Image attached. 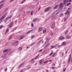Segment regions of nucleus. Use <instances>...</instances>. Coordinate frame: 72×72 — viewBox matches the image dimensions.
Instances as JSON below:
<instances>
[{
  "mask_svg": "<svg viewBox=\"0 0 72 72\" xmlns=\"http://www.w3.org/2000/svg\"><path fill=\"white\" fill-rule=\"evenodd\" d=\"M71 3H68L67 4L66 6H68L69 5H71Z\"/></svg>",
  "mask_w": 72,
  "mask_h": 72,
  "instance_id": "nucleus-35",
  "label": "nucleus"
},
{
  "mask_svg": "<svg viewBox=\"0 0 72 72\" xmlns=\"http://www.w3.org/2000/svg\"><path fill=\"white\" fill-rule=\"evenodd\" d=\"M14 24L13 22H12L9 25V28H11L12 27L13 25Z\"/></svg>",
  "mask_w": 72,
  "mask_h": 72,
  "instance_id": "nucleus-5",
  "label": "nucleus"
},
{
  "mask_svg": "<svg viewBox=\"0 0 72 72\" xmlns=\"http://www.w3.org/2000/svg\"><path fill=\"white\" fill-rule=\"evenodd\" d=\"M66 68H64L63 69V72H65V71L66 70Z\"/></svg>",
  "mask_w": 72,
  "mask_h": 72,
  "instance_id": "nucleus-41",
  "label": "nucleus"
},
{
  "mask_svg": "<svg viewBox=\"0 0 72 72\" xmlns=\"http://www.w3.org/2000/svg\"><path fill=\"white\" fill-rule=\"evenodd\" d=\"M50 43H48L44 48V49L46 48H47L50 45Z\"/></svg>",
  "mask_w": 72,
  "mask_h": 72,
  "instance_id": "nucleus-9",
  "label": "nucleus"
},
{
  "mask_svg": "<svg viewBox=\"0 0 72 72\" xmlns=\"http://www.w3.org/2000/svg\"><path fill=\"white\" fill-rule=\"evenodd\" d=\"M5 16H2L0 19V20H3V19H4L5 18Z\"/></svg>",
  "mask_w": 72,
  "mask_h": 72,
  "instance_id": "nucleus-13",
  "label": "nucleus"
},
{
  "mask_svg": "<svg viewBox=\"0 0 72 72\" xmlns=\"http://www.w3.org/2000/svg\"><path fill=\"white\" fill-rule=\"evenodd\" d=\"M35 37V36L34 35H32V37H31V38L32 39L33 38Z\"/></svg>",
  "mask_w": 72,
  "mask_h": 72,
  "instance_id": "nucleus-49",
  "label": "nucleus"
},
{
  "mask_svg": "<svg viewBox=\"0 0 72 72\" xmlns=\"http://www.w3.org/2000/svg\"><path fill=\"white\" fill-rule=\"evenodd\" d=\"M66 0L64 1H63L64 4H65V3H66Z\"/></svg>",
  "mask_w": 72,
  "mask_h": 72,
  "instance_id": "nucleus-44",
  "label": "nucleus"
},
{
  "mask_svg": "<svg viewBox=\"0 0 72 72\" xmlns=\"http://www.w3.org/2000/svg\"><path fill=\"white\" fill-rule=\"evenodd\" d=\"M39 54L35 58V60L37 59V58H38L39 57Z\"/></svg>",
  "mask_w": 72,
  "mask_h": 72,
  "instance_id": "nucleus-17",
  "label": "nucleus"
},
{
  "mask_svg": "<svg viewBox=\"0 0 72 72\" xmlns=\"http://www.w3.org/2000/svg\"><path fill=\"white\" fill-rule=\"evenodd\" d=\"M24 64V63H22L21 65H20V66H19V67H21L22 65H23V64Z\"/></svg>",
  "mask_w": 72,
  "mask_h": 72,
  "instance_id": "nucleus-32",
  "label": "nucleus"
},
{
  "mask_svg": "<svg viewBox=\"0 0 72 72\" xmlns=\"http://www.w3.org/2000/svg\"><path fill=\"white\" fill-rule=\"evenodd\" d=\"M40 40L39 42L38 43H40L42 40Z\"/></svg>",
  "mask_w": 72,
  "mask_h": 72,
  "instance_id": "nucleus-54",
  "label": "nucleus"
},
{
  "mask_svg": "<svg viewBox=\"0 0 72 72\" xmlns=\"http://www.w3.org/2000/svg\"><path fill=\"white\" fill-rule=\"evenodd\" d=\"M52 65L53 66H55V63H53V64H52Z\"/></svg>",
  "mask_w": 72,
  "mask_h": 72,
  "instance_id": "nucleus-56",
  "label": "nucleus"
},
{
  "mask_svg": "<svg viewBox=\"0 0 72 72\" xmlns=\"http://www.w3.org/2000/svg\"><path fill=\"white\" fill-rule=\"evenodd\" d=\"M8 10V8L6 9L4 11V12L3 13L4 14V13L6 12V11H7V10Z\"/></svg>",
  "mask_w": 72,
  "mask_h": 72,
  "instance_id": "nucleus-36",
  "label": "nucleus"
},
{
  "mask_svg": "<svg viewBox=\"0 0 72 72\" xmlns=\"http://www.w3.org/2000/svg\"><path fill=\"white\" fill-rule=\"evenodd\" d=\"M34 60H35V58H33L31 59L32 61H33Z\"/></svg>",
  "mask_w": 72,
  "mask_h": 72,
  "instance_id": "nucleus-48",
  "label": "nucleus"
},
{
  "mask_svg": "<svg viewBox=\"0 0 72 72\" xmlns=\"http://www.w3.org/2000/svg\"><path fill=\"white\" fill-rule=\"evenodd\" d=\"M55 68V67H51V68L52 69H53V68Z\"/></svg>",
  "mask_w": 72,
  "mask_h": 72,
  "instance_id": "nucleus-59",
  "label": "nucleus"
},
{
  "mask_svg": "<svg viewBox=\"0 0 72 72\" xmlns=\"http://www.w3.org/2000/svg\"><path fill=\"white\" fill-rule=\"evenodd\" d=\"M66 18H65L64 19V21H66Z\"/></svg>",
  "mask_w": 72,
  "mask_h": 72,
  "instance_id": "nucleus-61",
  "label": "nucleus"
},
{
  "mask_svg": "<svg viewBox=\"0 0 72 72\" xmlns=\"http://www.w3.org/2000/svg\"><path fill=\"white\" fill-rule=\"evenodd\" d=\"M24 38V36L23 35H22V36H21V37H20L19 38V40H21V39H23Z\"/></svg>",
  "mask_w": 72,
  "mask_h": 72,
  "instance_id": "nucleus-11",
  "label": "nucleus"
},
{
  "mask_svg": "<svg viewBox=\"0 0 72 72\" xmlns=\"http://www.w3.org/2000/svg\"><path fill=\"white\" fill-rule=\"evenodd\" d=\"M12 35L10 36L8 38V40H10L12 38Z\"/></svg>",
  "mask_w": 72,
  "mask_h": 72,
  "instance_id": "nucleus-33",
  "label": "nucleus"
},
{
  "mask_svg": "<svg viewBox=\"0 0 72 72\" xmlns=\"http://www.w3.org/2000/svg\"><path fill=\"white\" fill-rule=\"evenodd\" d=\"M42 30H43V29L42 28H39V32H40L42 31Z\"/></svg>",
  "mask_w": 72,
  "mask_h": 72,
  "instance_id": "nucleus-16",
  "label": "nucleus"
},
{
  "mask_svg": "<svg viewBox=\"0 0 72 72\" xmlns=\"http://www.w3.org/2000/svg\"><path fill=\"white\" fill-rule=\"evenodd\" d=\"M47 31V30L46 29H44V30L43 31V33H46Z\"/></svg>",
  "mask_w": 72,
  "mask_h": 72,
  "instance_id": "nucleus-24",
  "label": "nucleus"
},
{
  "mask_svg": "<svg viewBox=\"0 0 72 72\" xmlns=\"http://www.w3.org/2000/svg\"><path fill=\"white\" fill-rule=\"evenodd\" d=\"M7 68H6L5 69H4V71H7Z\"/></svg>",
  "mask_w": 72,
  "mask_h": 72,
  "instance_id": "nucleus-52",
  "label": "nucleus"
},
{
  "mask_svg": "<svg viewBox=\"0 0 72 72\" xmlns=\"http://www.w3.org/2000/svg\"><path fill=\"white\" fill-rule=\"evenodd\" d=\"M33 11H32L31 13V15H33Z\"/></svg>",
  "mask_w": 72,
  "mask_h": 72,
  "instance_id": "nucleus-47",
  "label": "nucleus"
},
{
  "mask_svg": "<svg viewBox=\"0 0 72 72\" xmlns=\"http://www.w3.org/2000/svg\"><path fill=\"white\" fill-rule=\"evenodd\" d=\"M19 42L18 41H16L14 43H13V45L14 46H16L18 44Z\"/></svg>",
  "mask_w": 72,
  "mask_h": 72,
  "instance_id": "nucleus-3",
  "label": "nucleus"
},
{
  "mask_svg": "<svg viewBox=\"0 0 72 72\" xmlns=\"http://www.w3.org/2000/svg\"><path fill=\"white\" fill-rule=\"evenodd\" d=\"M30 11H28L27 12V13L28 14H30Z\"/></svg>",
  "mask_w": 72,
  "mask_h": 72,
  "instance_id": "nucleus-40",
  "label": "nucleus"
},
{
  "mask_svg": "<svg viewBox=\"0 0 72 72\" xmlns=\"http://www.w3.org/2000/svg\"><path fill=\"white\" fill-rule=\"evenodd\" d=\"M59 6V4H57V5H56V6H55V7H54V9H55L56 8H57L58 6Z\"/></svg>",
  "mask_w": 72,
  "mask_h": 72,
  "instance_id": "nucleus-15",
  "label": "nucleus"
},
{
  "mask_svg": "<svg viewBox=\"0 0 72 72\" xmlns=\"http://www.w3.org/2000/svg\"><path fill=\"white\" fill-rule=\"evenodd\" d=\"M70 13V11H67V12L65 13L66 15L69 14Z\"/></svg>",
  "mask_w": 72,
  "mask_h": 72,
  "instance_id": "nucleus-21",
  "label": "nucleus"
},
{
  "mask_svg": "<svg viewBox=\"0 0 72 72\" xmlns=\"http://www.w3.org/2000/svg\"><path fill=\"white\" fill-rule=\"evenodd\" d=\"M63 6V3H60L59 4V8L60 9H61L62 8V6Z\"/></svg>",
  "mask_w": 72,
  "mask_h": 72,
  "instance_id": "nucleus-4",
  "label": "nucleus"
},
{
  "mask_svg": "<svg viewBox=\"0 0 72 72\" xmlns=\"http://www.w3.org/2000/svg\"><path fill=\"white\" fill-rule=\"evenodd\" d=\"M34 43H32L31 44H30V46H32L33 45H34Z\"/></svg>",
  "mask_w": 72,
  "mask_h": 72,
  "instance_id": "nucleus-53",
  "label": "nucleus"
},
{
  "mask_svg": "<svg viewBox=\"0 0 72 72\" xmlns=\"http://www.w3.org/2000/svg\"><path fill=\"white\" fill-rule=\"evenodd\" d=\"M58 47L59 48H60V47H61V45H59L58 46Z\"/></svg>",
  "mask_w": 72,
  "mask_h": 72,
  "instance_id": "nucleus-58",
  "label": "nucleus"
},
{
  "mask_svg": "<svg viewBox=\"0 0 72 72\" xmlns=\"http://www.w3.org/2000/svg\"><path fill=\"white\" fill-rule=\"evenodd\" d=\"M17 29V27L14 28H13V30H12V31L15 30H16Z\"/></svg>",
  "mask_w": 72,
  "mask_h": 72,
  "instance_id": "nucleus-38",
  "label": "nucleus"
},
{
  "mask_svg": "<svg viewBox=\"0 0 72 72\" xmlns=\"http://www.w3.org/2000/svg\"><path fill=\"white\" fill-rule=\"evenodd\" d=\"M7 13L6 12L4 14V16H5V17L7 16Z\"/></svg>",
  "mask_w": 72,
  "mask_h": 72,
  "instance_id": "nucleus-29",
  "label": "nucleus"
},
{
  "mask_svg": "<svg viewBox=\"0 0 72 72\" xmlns=\"http://www.w3.org/2000/svg\"><path fill=\"white\" fill-rule=\"evenodd\" d=\"M64 54V52H63V51L62 52V55H61L63 57Z\"/></svg>",
  "mask_w": 72,
  "mask_h": 72,
  "instance_id": "nucleus-25",
  "label": "nucleus"
},
{
  "mask_svg": "<svg viewBox=\"0 0 72 72\" xmlns=\"http://www.w3.org/2000/svg\"><path fill=\"white\" fill-rule=\"evenodd\" d=\"M10 51V50L9 49H6L4 50L3 52V53L4 54V55H6L7 54L6 52H9Z\"/></svg>",
  "mask_w": 72,
  "mask_h": 72,
  "instance_id": "nucleus-1",
  "label": "nucleus"
},
{
  "mask_svg": "<svg viewBox=\"0 0 72 72\" xmlns=\"http://www.w3.org/2000/svg\"><path fill=\"white\" fill-rule=\"evenodd\" d=\"M59 45V44H57L55 45L54 46V47H56L58 45Z\"/></svg>",
  "mask_w": 72,
  "mask_h": 72,
  "instance_id": "nucleus-39",
  "label": "nucleus"
},
{
  "mask_svg": "<svg viewBox=\"0 0 72 72\" xmlns=\"http://www.w3.org/2000/svg\"><path fill=\"white\" fill-rule=\"evenodd\" d=\"M31 26L32 27H34V24H33L32 23L31 24Z\"/></svg>",
  "mask_w": 72,
  "mask_h": 72,
  "instance_id": "nucleus-42",
  "label": "nucleus"
},
{
  "mask_svg": "<svg viewBox=\"0 0 72 72\" xmlns=\"http://www.w3.org/2000/svg\"><path fill=\"white\" fill-rule=\"evenodd\" d=\"M57 53V52H55L54 54H53V55H52V57H55L56 55V54Z\"/></svg>",
  "mask_w": 72,
  "mask_h": 72,
  "instance_id": "nucleus-10",
  "label": "nucleus"
},
{
  "mask_svg": "<svg viewBox=\"0 0 72 72\" xmlns=\"http://www.w3.org/2000/svg\"><path fill=\"white\" fill-rule=\"evenodd\" d=\"M3 4H1L0 5V9H1L3 7Z\"/></svg>",
  "mask_w": 72,
  "mask_h": 72,
  "instance_id": "nucleus-20",
  "label": "nucleus"
},
{
  "mask_svg": "<svg viewBox=\"0 0 72 72\" xmlns=\"http://www.w3.org/2000/svg\"><path fill=\"white\" fill-rule=\"evenodd\" d=\"M46 72H49V70L48 69H46Z\"/></svg>",
  "mask_w": 72,
  "mask_h": 72,
  "instance_id": "nucleus-55",
  "label": "nucleus"
},
{
  "mask_svg": "<svg viewBox=\"0 0 72 72\" xmlns=\"http://www.w3.org/2000/svg\"><path fill=\"white\" fill-rule=\"evenodd\" d=\"M45 44H44L43 45H42V46H44L45 45Z\"/></svg>",
  "mask_w": 72,
  "mask_h": 72,
  "instance_id": "nucleus-62",
  "label": "nucleus"
},
{
  "mask_svg": "<svg viewBox=\"0 0 72 72\" xmlns=\"http://www.w3.org/2000/svg\"><path fill=\"white\" fill-rule=\"evenodd\" d=\"M53 53V51H51V52L49 55V56H50L51 55H52Z\"/></svg>",
  "mask_w": 72,
  "mask_h": 72,
  "instance_id": "nucleus-23",
  "label": "nucleus"
},
{
  "mask_svg": "<svg viewBox=\"0 0 72 72\" xmlns=\"http://www.w3.org/2000/svg\"><path fill=\"white\" fill-rule=\"evenodd\" d=\"M22 50V47H19L18 49V51H21Z\"/></svg>",
  "mask_w": 72,
  "mask_h": 72,
  "instance_id": "nucleus-18",
  "label": "nucleus"
},
{
  "mask_svg": "<svg viewBox=\"0 0 72 72\" xmlns=\"http://www.w3.org/2000/svg\"><path fill=\"white\" fill-rule=\"evenodd\" d=\"M51 28L52 29H54V26L53 24H52L51 26Z\"/></svg>",
  "mask_w": 72,
  "mask_h": 72,
  "instance_id": "nucleus-26",
  "label": "nucleus"
},
{
  "mask_svg": "<svg viewBox=\"0 0 72 72\" xmlns=\"http://www.w3.org/2000/svg\"><path fill=\"white\" fill-rule=\"evenodd\" d=\"M3 1H1V2H0V4L1 3H2Z\"/></svg>",
  "mask_w": 72,
  "mask_h": 72,
  "instance_id": "nucleus-51",
  "label": "nucleus"
},
{
  "mask_svg": "<svg viewBox=\"0 0 72 72\" xmlns=\"http://www.w3.org/2000/svg\"><path fill=\"white\" fill-rule=\"evenodd\" d=\"M41 8V7H40L38 9V11H39Z\"/></svg>",
  "mask_w": 72,
  "mask_h": 72,
  "instance_id": "nucleus-45",
  "label": "nucleus"
},
{
  "mask_svg": "<svg viewBox=\"0 0 72 72\" xmlns=\"http://www.w3.org/2000/svg\"><path fill=\"white\" fill-rule=\"evenodd\" d=\"M37 19L35 18L33 20V22H35L37 20Z\"/></svg>",
  "mask_w": 72,
  "mask_h": 72,
  "instance_id": "nucleus-22",
  "label": "nucleus"
},
{
  "mask_svg": "<svg viewBox=\"0 0 72 72\" xmlns=\"http://www.w3.org/2000/svg\"><path fill=\"white\" fill-rule=\"evenodd\" d=\"M49 62L48 60H46L44 62V63H48Z\"/></svg>",
  "mask_w": 72,
  "mask_h": 72,
  "instance_id": "nucleus-31",
  "label": "nucleus"
},
{
  "mask_svg": "<svg viewBox=\"0 0 72 72\" xmlns=\"http://www.w3.org/2000/svg\"><path fill=\"white\" fill-rule=\"evenodd\" d=\"M68 31L67 30L66 31V32H64V34L65 35H66V34H68Z\"/></svg>",
  "mask_w": 72,
  "mask_h": 72,
  "instance_id": "nucleus-27",
  "label": "nucleus"
},
{
  "mask_svg": "<svg viewBox=\"0 0 72 72\" xmlns=\"http://www.w3.org/2000/svg\"><path fill=\"white\" fill-rule=\"evenodd\" d=\"M52 60H49V61L50 62H52Z\"/></svg>",
  "mask_w": 72,
  "mask_h": 72,
  "instance_id": "nucleus-60",
  "label": "nucleus"
},
{
  "mask_svg": "<svg viewBox=\"0 0 72 72\" xmlns=\"http://www.w3.org/2000/svg\"><path fill=\"white\" fill-rule=\"evenodd\" d=\"M5 20L4 21V23L6 22L7 21L8 19H5Z\"/></svg>",
  "mask_w": 72,
  "mask_h": 72,
  "instance_id": "nucleus-46",
  "label": "nucleus"
},
{
  "mask_svg": "<svg viewBox=\"0 0 72 72\" xmlns=\"http://www.w3.org/2000/svg\"><path fill=\"white\" fill-rule=\"evenodd\" d=\"M9 31V27H8L7 28V29L5 32V33H7Z\"/></svg>",
  "mask_w": 72,
  "mask_h": 72,
  "instance_id": "nucleus-7",
  "label": "nucleus"
},
{
  "mask_svg": "<svg viewBox=\"0 0 72 72\" xmlns=\"http://www.w3.org/2000/svg\"><path fill=\"white\" fill-rule=\"evenodd\" d=\"M20 72H23V71L22 70L21 71H20Z\"/></svg>",
  "mask_w": 72,
  "mask_h": 72,
  "instance_id": "nucleus-64",
  "label": "nucleus"
},
{
  "mask_svg": "<svg viewBox=\"0 0 72 72\" xmlns=\"http://www.w3.org/2000/svg\"><path fill=\"white\" fill-rule=\"evenodd\" d=\"M33 31V30H32L29 31L27 32L26 33L27 34H28L29 33H30V32H31Z\"/></svg>",
  "mask_w": 72,
  "mask_h": 72,
  "instance_id": "nucleus-19",
  "label": "nucleus"
},
{
  "mask_svg": "<svg viewBox=\"0 0 72 72\" xmlns=\"http://www.w3.org/2000/svg\"><path fill=\"white\" fill-rule=\"evenodd\" d=\"M67 39H69L71 38V36H67Z\"/></svg>",
  "mask_w": 72,
  "mask_h": 72,
  "instance_id": "nucleus-30",
  "label": "nucleus"
},
{
  "mask_svg": "<svg viewBox=\"0 0 72 72\" xmlns=\"http://www.w3.org/2000/svg\"><path fill=\"white\" fill-rule=\"evenodd\" d=\"M42 50H43L42 49H41L40 50H39V51L38 52H41L42 51Z\"/></svg>",
  "mask_w": 72,
  "mask_h": 72,
  "instance_id": "nucleus-37",
  "label": "nucleus"
},
{
  "mask_svg": "<svg viewBox=\"0 0 72 72\" xmlns=\"http://www.w3.org/2000/svg\"><path fill=\"white\" fill-rule=\"evenodd\" d=\"M51 48H52V49H53V48H54V46H51Z\"/></svg>",
  "mask_w": 72,
  "mask_h": 72,
  "instance_id": "nucleus-50",
  "label": "nucleus"
},
{
  "mask_svg": "<svg viewBox=\"0 0 72 72\" xmlns=\"http://www.w3.org/2000/svg\"><path fill=\"white\" fill-rule=\"evenodd\" d=\"M13 15H11L10 16L8 17H6V19H10L11 18H12V16Z\"/></svg>",
  "mask_w": 72,
  "mask_h": 72,
  "instance_id": "nucleus-8",
  "label": "nucleus"
},
{
  "mask_svg": "<svg viewBox=\"0 0 72 72\" xmlns=\"http://www.w3.org/2000/svg\"><path fill=\"white\" fill-rule=\"evenodd\" d=\"M67 2H72V0H67Z\"/></svg>",
  "mask_w": 72,
  "mask_h": 72,
  "instance_id": "nucleus-34",
  "label": "nucleus"
},
{
  "mask_svg": "<svg viewBox=\"0 0 72 72\" xmlns=\"http://www.w3.org/2000/svg\"><path fill=\"white\" fill-rule=\"evenodd\" d=\"M64 39V37H63L61 36L60 38V40H62Z\"/></svg>",
  "mask_w": 72,
  "mask_h": 72,
  "instance_id": "nucleus-12",
  "label": "nucleus"
},
{
  "mask_svg": "<svg viewBox=\"0 0 72 72\" xmlns=\"http://www.w3.org/2000/svg\"><path fill=\"white\" fill-rule=\"evenodd\" d=\"M44 60H40V64L42 63V62H43Z\"/></svg>",
  "mask_w": 72,
  "mask_h": 72,
  "instance_id": "nucleus-28",
  "label": "nucleus"
},
{
  "mask_svg": "<svg viewBox=\"0 0 72 72\" xmlns=\"http://www.w3.org/2000/svg\"><path fill=\"white\" fill-rule=\"evenodd\" d=\"M46 39L47 40L45 42V44H46V43H48L50 40V39H49L48 38H47Z\"/></svg>",
  "mask_w": 72,
  "mask_h": 72,
  "instance_id": "nucleus-6",
  "label": "nucleus"
},
{
  "mask_svg": "<svg viewBox=\"0 0 72 72\" xmlns=\"http://www.w3.org/2000/svg\"><path fill=\"white\" fill-rule=\"evenodd\" d=\"M5 57V56L4 55V56H2V57H1V58H4V57Z\"/></svg>",
  "mask_w": 72,
  "mask_h": 72,
  "instance_id": "nucleus-57",
  "label": "nucleus"
},
{
  "mask_svg": "<svg viewBox=\"0 0 72 72\" xmlns=\"http://www.w3.org/2000/svg\"><path fill=\"white\" fill-rule=\"evenodd\" d=\"M66 44V42H63L62 44V46H65Z\"/></svg>",
  "mask_w": 72,
  "mask_h": 72,
  "instance_id": "nucleus-14",
  "label": "nucleus"
},
{
  "mask_svg": "<svg viewBox=\"0 0 72 72\" xmlns=\"http://www.w3.org/2000/svg\"><path fill=\"white\" fill-rule=\"evenodd\" d=\"M3 27V25H1V26H0V29H1Z\"/></svg>",
  "mask_w": 72,
  "mask_h": 72,
  "instance_id": "nucleus-43",
  "label": "nucleus"
},
{
  "mask_svg": "<svg viewBox=\"0 0 72 72\" xmlns=\"http://www.w3.org/2000/svg\"><path fill=\"white\" fill-rule=\"evenodd\" d=\"M51 9V8L50 7H48V8H46L44 12H47Z\"/></svg>",
  "mask_w": 72,
  "mask_h": 72,
  "instance_id": "nucleus-2",
  "label": "nucleus"
},
{
  "mask_svg": "<svg viewBox=\"0 0 72 72\" xmlns=\"http://www.w3.org/2000/svg\"><path fill=\"white\" fill-rule=\"evenodd\" d=\"M22 9H21L20 10V11H22Z\"/></svg>",
  "mask_w": 72,
  "mask_h": 72,
  "instance_id": "nucleus-63",
  "label": "nucleus"
}]
</instances>
